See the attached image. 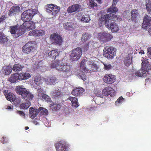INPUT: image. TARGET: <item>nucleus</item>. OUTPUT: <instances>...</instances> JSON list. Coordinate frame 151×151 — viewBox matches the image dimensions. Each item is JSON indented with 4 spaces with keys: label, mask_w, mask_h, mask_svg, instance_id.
Returning <instances> with one entry per match:
<instances>
[{
    "label": "nucleus",
    "mask_w": 151,
    "mask_h": 151,
    "mask_svg": "<svg viewBox=\"0 0 151 151\" xmlns=\"http://www.w3.org/2000/svg\"><path fill=\"white\" fill-rule=\"evenodd\" d=\"M131 14V12L129 10L124 12L123 13V15L125 18L128 19L130 17Z\"/></svg>",
    "instance_id": "obj_46"
},
{
    "label": "nucleus",
    "mask_w": 151,
    "mask_h": 151,
    "mask_svg": "<svg viewBox=\"0 0 151 151\" xmlns=\"http://www.w3.org/2000/svg\"><path fill=\"white\" fill-rule=\"evenodd\" d=\"M146 9L147 12L151 14V1H148L146 2L145 4Z\"/></svg>",
    "instance_id": "obj_39"
},
{
    "label": "nucleus",
    "mask_w": 151,
    "mask_h": 151,
    "mask_svg": "<svg viewBox=\"0 0 151 151\" xmlns=\"http://www.w3.org/2000/svg\"><path fill=\"white\" fill-rule=\"evenodd\" d=\"M92 45H93L91 42H90L88 43V45L84 47V50H86L87 49V48H88L89 47H91V46H92Z\"/></svg>",
    "instance_id": "obj_53"
},
{
    "label": "nucleus",
    "mask_w": 151,
    "mask_h": 151,
    "mask_svg": "<svg viewBox=\"0 0 151 151\" xmlns=\"http://www.w3.org/2000/svg\"><path fill=\"white\" fill-rule=\"evenodd\" d=\"M7 41V39L6 37L3 33L0 32V42L3 43Z\"/></svg>",
    "instance_id": "obj_40"
},
{
    "label": "nucleus",
    "mask_w": 151,
    "mask_h": 151,
    "mask_svg": "<svg viewBox=\"0 0 151 151\" xmlns=\"http://www.w3.org/2000/svg\"><path fill=\"white\" fill-rule=\"evenodd\" d=\"M82 54V52L81 48L77 47L74 49L70 54V60L72 61L77 60L80 58Z\"/></svg>",
    "instance_id": "obj_11"
},
{
    "label": "nucleus",
    "mask_w": 151,
    "mask_h": 151,
    "mask_svg": "<svg viewBox=\"0 0 151 151\" xmlns=\"http://www.w3.org/2000/svg\"><path fill=\"white\" fill-rule=\"evenodd\" d=\"M141 60L142 61V68L140 70H135L134 73L139 77H145L149 75L146 70L151 69V65L149 63L147 58L142 57Z\"/></svg>",
    "instance_id": "obj_3"
},
{
    "label": "nucleus",
    "mask_w": 151,
    "mask_h": 151,
    "mask_svg": "<svg viewBox=\"0 0 151 151\" xmlns=\"http://www.w3.org/2000/svg\"><path fill=\"white\" fill-rule=\"evenodd\" d=\"M50 38L55 44L60 45L62 44L63 42L62 38L58 34H52L50 35Z\"/></svg>",
    "instance_id": "obj_13"
},
{
    "label": "nucleus",
    "mask_w": 151,
    "mask_h": 151,
    "mask_svg": "<svg viewBox=\"0 0 151 151\" xmlns=\"http://www.w3.org/2000/svg\"><path fill=\"white\" fill-rule=\"evenodd\" d=\"M94 93L95 95L101 98L103 97V95L102 93H101V91L100 89H96Z\"/></svg>",
    "instance_id": "obj_42"
},
{
    "label": "nucleus",
    "mask_w": 151,
    "mask_h": 151,
    "mask_svg": "<svg viewBox=\"0 0 151 151\" xmlns=\"http://www.w3.org/2000/svg\"><path fill=\"white\" fill-rule=\"evenodd\" d=\"M116 48L113 47H105L103 50V54L105 58L111 59L116 55Z\"/></svg>",
    "instance_id": "obj_8"
},
{
    "label": "nucleus",
    "mask_w": 151,
    "mask_h": 151,
    "mask_svg": "<svg viewBox=\"0 0 151 151\" xmlns=\"http://www.w3.org/2000/svg\"><path fill=\"white\" fill-rule=\"evenodd\" d=\"M9 81L11 83L17 82L20 81L19 74L14 73L9 78Z\"/></svg>",
    "instance_id": "obj_25"
},
{
    "label": "nucleus",
    "mask_w": 151,
    "mask_h": 151,
    "mask_svg": "<svg viewBox=\"0 0 151 151\" xmlns=\"http://www.w3.org/2000/svg\"><path fill=\"white\" fill-rule=\"evenodd\" d=\"M17 113L22 116H24L25 115L24 112L21 111H17Z\"/></svg>",
    "instance_id": "obj_55"
},
{
    "label": "nucleus",
    "mask_w": 151,
    "mask_h": 151,
    "mask_svg": "<svg viewBox=\"0 0 151 151\" xmlns=\"http://www.w3.org/2000/svg\"><path fill=\"white\" fill-rule=\"evenodd\" d=\"M63 28L66 30H70L76 28V24L72 22H67L63 24Z\"/></svg>",
    "instance_id": "obj_26"
},
{
    "label": "nucleus",
    "mask_w": 151,
    "mask_h": 151,
    "mask_svg": "<svg viewBox=\"0 0 151 151\" xmlns=\"http://www.w3.org/2000/svg\"><path fill=\"white\" fill-rule=\"evenodd\" d=\"M99 4H101L102 3L101 0H96Z\"/></svg>",
    "instance_id": "obj_62"
},
{
    "label": "nucleus",
    "mask_w": 151,
    "mask_h": 151,
    "mask_svg": "<svg viewBox=\"0 0 151 151\" xmlns=\"http://www.w3.org/2000/svg\"><path fill=\"white\" fill-rule=\"evenodd\" d=\"M17 93L21 95L22 98L24 99L32 100L34 97L33 94L23 86H18L16 88Z\"/></svg>",
    "instance_id": "obj_6"
},
{
    "label": "nucleus",
    "mask_w": 151,
    "mask_h": 151,
    "mask_svg": "<svg viewBox=\"0 0 151 151\" xmlns=\"http://www.w3.org/2000/svg\"><path fill=\"white\" fill-rule=\"evenodd\" d=\"M148 32L151 35V28L148 30Z\"/></svg>",
    "instance_id": "obj_63"
},
{
    "label": "nucleus",
    "mask_w": 151,
    "mask_h": 151,
    "mask_svg": "<svg viewBox=\"0 0 151 151\" xmlns=\"http://www.w3.org/2000/svg\"><path fill=\"white\" fill-rule=\"evenodd\" d=\"M77 18L78 20L86 23L88 22L91 20L90 18L88 15H84L81 12H80L78 14Z\"/></svg>",
    "instance_id": "obj_19"
},
{
    "label": "nucleus",
    "mask_w": 151,
    "mask_h": 151,
    "mask_svg": "<svg viewBox=\"0 0 151 151\" xmlns=\"http://www.w3.org/2000/svg\"><path fill=\"white\" fill-rule=\"evenodd\" d=\"M89 3L90 6L92 7H93L97 5L96 3L94 1V0H89Z\"/></svg>",
    "instance_id": "obj_51"
},
{
    "label": "nucleus",
    "mask_w": 151,
    "mask_h": 151,
    "mask_svg": "<svg viewBox=\"0 0 151 151\" xmlns=\"http://www.w3.org/2000/svg\"><path fill=\"white\" fill-rule=\"evenodd\" d=\"M23 66L18 64H14L12 68L13 71L15 72H18L22 70Z\"/></svg>",
    "instance_id": "obj_37"
},
{
    "label": "nucleus",
    "mask_w": 151,
    "mask_h": 151,
    "mask_svg": "<svg viewBox=\"0 0 151 151\" xmlns=\"http://www.w3.org/2000/svg\"><path fill=\"white\" fill-rule=\"evenodd\" d=\"M103 64L104 65V68L106 70H109L112 68V67L111 65L108 63H103Z\"/></svg>",
    "instance_id": "obj_45"
},
{
    "label": "nucleus",
    "mask_w": 151,
    "mask_h": 151,
    "mask_svg": "<svg viewBox=\"0 0 151 151\" xmlns=\"http://www.w3.org/2000/svg\"><path fill=\"white\" fill-rule=\"evenodd\" d=\"M20 81L27 80L31 77V75L28 73H22L19 74Z\"/></svg>",
    "instance_id": "obj_29"
},
{
    "label": "nucleus",
    "mask_w": 151,
    "mask_h": 151,
    "mask_svg": "<svg viewBox=\"0 0 151 151\" xmlns=\"http://www.w3.org/2000/svg\"><path fill=\"white\" fill-rule=\"evenodd\" d=\"M137 50H136V51L135 52V53H134V54H137L138 53V52H137Z\"/></svg>",
    "instance_id": "obj_64"
},
{
    "label": "nucleus",
    "mask_w": 151,
    "mask_h": 151,
    "mask_svg": "<svg viewBox=\"0 0 151 151\" xmlns=\"http://www.w3.org/2000/svg\"><path fill=\"white\" fill-rule=\"evenodd\" d=\"M29 5V4L28 2L26 1L24 2L22 4V9H23L24 8L27 7Z\"/></svg>",
    "instance_id": "obj_49"
},
{
    "label": "nucleus",
    "mask_w": 151,
    "mask_h": 151,
    "mask_svg": "<svg viewBox=\"0 0 151 151\" xmlns=\"http://www.w3.org/2000/svg\"><path fill=\"white\" fill-rule=\"evenodd\" d=\"M32 42V41L27 43L22 48L23 52L28 54L33 50L34 47Z\"/></svg>",
    "instance_id": "obj_17"
},
{
    "label": "nucleus",
    "mask_w": 151,
    "mask_h": 151,
    "mask_svg": "<svg viewBox=\"0 0 151 151\" xmlns=\"http://www.w3.org/2000/svg\"><path fill=\"white\" fill-rule=\"evenodd\" d=\"M78 77L81 78L83 81H85L86 79V76L85 75L83 72L81 71L78 74Z\"/></svg>",
    "instance_id": "obj_44"
},
{
    "label": "nucleus",
    "mask_w": 151,
    "mask_h": 151,
    "mask_svg": "<svg viewBox=\"0 0 151 151\" xmlns=\"http://www.w3.org/2000/svg\"><path fill=\"white\" fill-rule=\"evenodd\" d=\"M56 151H67L69 149V146L65 142L62 141L55 143Z\"/></svg>",
    "instance_id": "obj_12"
},
{
    "label": "nucleus",
    "mask_w": 151,
    "mask_h": 151,
    "mask_svg": "<svg viewBox=\"0 0 151 151\" xmlns=\"http://www.w3.org/2000/svg\"><path fill=\"white\" fill-rule=\"evenodd\" d=\"M2 70L5 75H8L12 72V67L10 65L5 66L3 68Z\"/></svg>",
    "instance_id": "obj_31"
},
{
    "label": "nucleus",
    "mask_w": 151,
    "mask_h": 151,
    "mask_svg": "<svg viewBox=\"0 0 151 151\" xmlns=\"http://www.w3.org/2000/svg\"><path fill=\"white\" fill-rule=\"evenodd\" d=\"M124 99L123 97L121 96L119 97L117 100L115 102V104L116 106H119L120 105L124 102Z\"/></svg>",
    "instance_id": "obj_38"
},
{
    "label": "nucleus",
    "mask_w": 151,
    "mask_h": 151,
    "mask_svg": "<svg viewBox=\"0 0 151 151\" xmlns=\"http://www.w3.org/2000/svg\"><path fill=\"white\" fill-rule=\"evenodd\" d=\"M102 93L103 96H106L110 95L112 96L115 95V91L110 87H106L102 90Z\"/></svg>",
    "instance_id": "obj_15"
},
{
    "label": "nucleus",
    "mask_w": 151,
    "mask_h": 151,
    "mask_svg": "<svg viewBox=\"0 0 151 151\" xmlns=\"http://www.w3.org/2000/svg\"><path fill=\"white\" fill-rule=\"evenodd\" d=\"M27 100L25 102L22 103L19 106L21 109H26L29 108L31 104L30 101L31 100L25 99Z\"/></svg>",
    "instance_id": "obj_28"
},
{
    "label": "nucleus",
    "mask_w": 151,
    "mask_h": 151,
    "mask_svg": "<svg viewBox=\"0 0 151 151\" xmlns=\"http://www.w3.org/2000/svg\"><path fill=\"white\" fill-rule=\"evenodd\" d=\"M39 95H41L43 93V90L42 88H40L37 90Z\"/></svg>",
    "instance_id": "obj_57"
},
{
    "label": "nucleus",
    "mask_w": 151,
    "mask_h": 151,
    "mask_svg": "<svg viewBox=\"0 0 151 151\" xmlns=\"http://www.w3.org/2000/svg\"><path fill=\"white\" fill-rule=\"evenodd\" d=\"M147 54L148 57L151 59V47L147 48Z\"/></svg>",
    "instance_id": "obj_52"
},
{
    "label": "nucleus",
    "mask_w": 151,
    "mask_h": 151,
    "mask_svg": "<svg viewBox=\"0 0 151 151\" xmlns=\"http://www.w3.org/2000/svg\"><path fill=\"white\" fill-rule=\"evenodd\" d=\"M42 97L43 99L46 101L49 102H50L51 101V99L50 97L46 94H43Z\"/></svg>",
    "instance_id": "obj_48"
},
{
    "label": "nucleus",
    "mask_w": 151,
    "mask_h": 151,
    "mask_svg": "<svg viewBox=\"0 0 151 151\" xmlns=\"http://www.w3.org/2000/svg\"><path fill=\"white\" fill-rule=\"evenodd\" d=\"M51 95L55 99H59L62 96L61 92L59 90L52 91L50 93Z\"/></svg>",
    "instance_id": "obj_30"
},
{
    "label": "nucleus",
    "mask_w": 151,
    "mask_h": 151,
    "mask_svg": "<svg viewBox=\"0 0 151 151\" xmlns=\"http://www.w3.org/2000/svg\"><path fill=\"white\" fill-rule=\"evenodd\" d=\"M87 60L83 59L81 63L80 66L81 69L87 73L90 71H95L99 68V67L97 65L92 61H88L86 64Z\"/></svg>",
    "instance_id": "obj_5"
},
{
    "label": "nucleus",
    "mask_w": 151,
    "mask_h": 151,
    "mask_svg": "<svg viewBox=\"0 0 151 151\" xmlns=\"http://www.w3.org/2000/svg\"><path fill=\"white\" fill-rule=\"evenodd\" d=\"M48 55L49 56L54 58L55 59H56L57 56L58 55V50L55 49L52 50L48 53Z\"/></svg>",
    "instance_id": "obj_35"
},
{
    "label": "nucleus",
    "mask_w": 151,
    "mask_h": 151,
    "mask_svg": "<svg viewBox=\"0 0 151 151\" xmlns=\"http://www.w3.org/2000/svg\"><path fill=\"white\" fill-rule=\"evenodd\" d=\"M132 57L130 54L127 57L124 59V63L125 65L127 66H129L132 62Z\"/></svg>",
    "instance_id": "obj_33"
},
{
    "label": "nucleus",
    "mask_w": 151,
    "mask_h": 151,
    "mask_svg": "<svg viewBox=\"0 0 151 151\" xmlns=\"http://www.w3.org/2000/svg\"><path fill=\"white\" fill-rule=\"evenodd\" d=\"M38 113L40 115H47L48 114L47 110L43 107H40L38 109Z\"/></svg>",
    "instance_id": "obj_34"
},
{
    "label": "nucleus",
    "mask_w": 151,
    "mask_h": 151,
    "mask_svg": "<svg viewBox=\"0 0 151 151\" xmlns=\"http://www.w3.org/2000/svg\"><path fill=\"white\" fill-rule=\"evenodd\" d=\"M8 141L7 137H3L2 139L1 140V142L3 144L7 143Z\"/></svg>",
    "instance_id": "obj_50"
},
{
    "label": "nucleus",
    "mask_w": 151,
    "mask_h": 151,
    "mask_svg": "<svg viewBox=\"0 0 151 151\" xmlns=\"http://www.w3.org/2000/svg\"><path fill=\"white\" fill-rule=\"evenodd\" d=\"M68 99L71 102L73 106L76 108H77L78 106L79 105L77 102V98L73 97H70Z\"/></svg>",
    "instance_id": "obj_32"
},
{
    "label": "nucleus",
    "mask_w": 151,
    "mask_h": 151,
    "mask_svg": "<svg viewBox=\"0 0 151 151\" xmlns=\"http://www.w3.org/2000/svg\"><path fill=\"white\" fill-rule=\"evenodd\" d=\"M5 109L9 111H11L13 109V106H6Z\"/></svg>",
    "instance_id": "obj_54"
},
{
    "label": "nucleus",
    "mask_w": 151,
    "mask_h": 151,
    "mask_svg": "<svg viewBox=\"0 0 151 151\" xmlns=\"http://www.w3.org/2000/svg\"><path fill=\"white\" fill-rule=\"evenodd\" d=\"M131 16L133 18H136L138 16L137 11L136 10H133L131 12Z\"/></svg>",
    "instance_id": "obj_47"
},
{
    "label": "nucleus",
    "mask_w": 151,
    "mask_h": 151,
    "mask_svg": "<svg viewBox=\"0 0 151 151\" xmlns=\"http://www.w3.org/2000/svg\"><path fill=\"white\" fill-rule=\"evenodd\" d=\"M46 7L47 12L53 16L58 13L60 10L59 7L52 4H47Z\"/></svg>",
    "instance_id": "obj_10"
},
{
    "label": "nucleus",
    "mask_w": 151,
    "mask_h": 151,
    "mask_svg": "<svg viewBox=\"0 0 151 151\" xmlns=\"http://www.w3.org/2000/svg\"><path fill=\"white\" fill-rule=\"evenodd\" d=\"M45 83L47 84H55L57 82L56 78L53 76H51L44 79Z\"/></svg>",
    "instance_id": "obj_23"
},
{
    "label": "nucleus",
    "mask_w": 151,
    "mask_h": 151,
    "mask_svg": "<svg viewBox=\"0 0 151 151\" xmlns=\"http://www.w3.org/2000/svg\"><path fill=\"white\" fill-rule=\"evenodd\" d=\"M3 20L4 19L3 18H0V25L2 23V22L3 21Z\"/></svg>",
    "instance_id": "obj_61"
},
{
    "label": "nucleus",
    "mask_w": 151,
    "mask_h": 151,
    "mask_svg": "<svg viewBox=\"0 0 151 151\" xmlns=\"http://www.w3.org/2000/svg\"><path fill=\"white\" fill-rule=\"evenodd\" d=\"M20 11V7L16 5L12 6L9 10V14L12 16L17 14Z\"/></svg>",
    "instance_id": "obj_21"
},
{
    "label": "nucleus",
    "mask_w": 151,
    "mask_h": 151,
    "mask_svg": "<svg viewBox=\"0 0 151 151\" xmlns=\"http://www.w3.org/2000/svg\"><path fill=\"white\" fill-rule=\"evenodd\" d=\"M84 91V89L82 88L79 87L73 89L71 93L74 96H78L81 95Z\"/></svg>",
    "instance_id": "obj_24"
},
{
    "label": "nucleus",
    "mask_w": 151,
    "mask_h": 151,
    "mask_svg": "<svg viewBox=\"0 0 151 151\" xmlns=\"http://www.w3.org/2000/svg\"><path fill=\"white\" fill-rule=\"evenodd\" d=\"M37 119H35V120H34L33 121V123L35 125H38L39 124L40 122L39 120H38L39 121H37Z\"/></svg>",
    "instance_id": "obj_58"
},
{
    "label": "nucleus",
    "mask_w": 151,
    "mask_h": 151,
    "mask_svg": "<svg viewBox=\"0 0 151 151\" xmlns=\"http://www.w3.org/2000/svg\"><path fill=\"white\" fill-rule=\"evenodd\" d=\"M111 19L114 21H120L122 19L119 16L112 14H107L101 17L99 25L101 27L105 24L106 27L110 29L112 32H116L119 30L118 26L114 22H111Z\"/></svg>",
    "instance_id": "obj_1"
},
{
    "label": "nucleus",
    "mask_w": 151,
    "mask_h": 151,
    "mask_svg": "<svg viewBox=\"0 0 151 151\" xmlns=\"http://www.w3.org/2000/svg\"><path fill=\"white\" fill-rule=\"evenodd\" d=\"M151 22V18L148 15H146L144 17L142 24V27L145 29L150 27Z\"/></svg>",
    "instance_id": "obj_18"
},
{
    "label": "nucleus",
    "mask_w": 151,
    "mask_h": 151,
    "mask_svg": "<svg viewBox=\"0 0 151 151\" xmlns=\"http://www.w3.org/2000/svg\"><path fill=\"white\" fill-rule=\"evenodd\" d=\"M119 0H113L112 5L113 6H115Z\"/></svg>",
    "instance_id": "obj_59"
},
{
    "label": "nucleus",
    "mask_w": 151,
    "mask_h": 151,
    "mask_svg": "<svg viewBox=\"0 0 151 151\" xmlns=\"http://www.w3.org/2000/svg\"><path fill=\"white\" fill-rule=\"evenodd\" d=\"M35 28V23L34 22H24L20 27L17 26H11L10 27V33L15 37H18L23 34L24 31H27Z\"/></svg>",
    "instance_id": "obj_2"
},
{
    "label": "nucleus",
    "mask_w": 151,
    "mask_h": 151,
    "mask_svg": "<svg viewBox=\"0 0 151 151\" xmlns=\"http://www.w3.org/2000/svg\"><path fill=\"white\" fill-rule=\"evenodd\" d=\"M60 61L53 63L51 65L52 68H55L58 71L62 72L65 74L69 73L71 70L70 65L66 63H60Z\"/></svg>",
    "instance_id": "obj_4"
},
{
    "label": "nucleus",
    "mask_w": 151,
    "mask_h": 151,
    "mask_svg": "<svg viewBox=\"0 0 151 151\" xmlns=\"http://www.w3.org/2000/svg\"><path fill=\"white\" fill-rule=\"evenodd\" d=\"M61 106V104H54V107H56V108L57 109H59Z\"/></svg>",
    "instance_id": "obj_56"
},
{
    "label": "nucleus",
    "mask_w": 151,
    "mask_h": 151,
    "mask_svg": "<svg viewBox=\"0 0 151 151\" xmlns=\"http://www.w3.org/2000/svg\"><path fill=\"white\" fill-rule=\"evenodd\" d=\"M94 35L95 37L96 38L101 40L105 38L106 40L108 41L110 40L112 38L110 34L105 32H103V33L96 32L94 33Z\"/></svg>",
    "instance_id": "obj_14"
},
{
    "label": "nucleus",
    "mask_w": 151,
    "mask_h": 151,
    "mask_svg": "<svg viewBox=\"0 0 151 151\" xmlns=\"http://www.w3.org/2000/svg\"><path fill=\"white\" fill-rule=\"evenodd\" d=\"M34 82L37 86H39L42 83V79L40 76H36L35 78Z\"/></svg>",
    "instance_id": "obj_36"
},
{
    "label": "nucleus",
    "mask_w": 151,
    "mask_h": 151,
    "mask_svg": "<svg viewBox=\"0 0 151 151\" xmlns=\"http://www.w3.org/2000/svg\"><path fill=\"white\" fill-rule=\"evenodd\" d=\"M37 10L36 9L26 10L22 13L21 15V19L24 22H32L29 21L34 15L37 14Z\"/></svg>",
    "instance_id": "obj_7"
},
{
    "label": "nucleus",
    "mask_w": 151,
    "mask_h": 151,
    "mask_svg": "<svg viewBox=\"0 0 151 151\" xmlns=\"http://www.w3.org/2000/svg\"><path fill=\"white\" fill-rule=\"evenodd\" d=\"M115 77L114 75L111 74H106L104 77L103 80L106 83L111 84L115 81Z\"/></svg>",
    "instance_id": "obj_16"
},
{
    "label": "nucleus",
    "mask_w": 151,
    "mask_h": 151,
    "mask_svg": "<svg viewBox=\"0 0 151 151\" xmlns=\"http://www.w3.org/2000/svg\"><path fill=\"white\" fill-rule=\"evenodd\" d=\"M8 92L7 90H5L4 92V94L6 99L12 102H13L16 106H18L20 102V99L16 98L15 95L11 93Z\"/></svg>",
    "instance_id": "obj_9"
},
{
    "label": "nucleus",
    "mask_w": 151,
    "mask_h": 151,
    "mask_svg": "<svg viewBox=\"0 0 151 151\" xmlns=\"http://www.w3.org/2000/svg\"><path fill=\"white\" fill-rule=\"evenodd\" d=\"M81 6L79 4H74L69 6L68 8L67 12L69 13H71L73 12L78 11L81 9Z\"/></svg>",
    "instance_id": "obj_22"
},
{
    "label": "nucleus",
    "mask_w": 151,
    "mask_h": 151,
    "mask_svg": "<svg viewBox=\"0 0 151 151\" xmlns=\"http://www.w3.org/2000/svg\"><path fill=\"white\" fill-rule=\"evenodd\" d=\"M45 32L42 29H35L29 32V35L35 36H42L45 34Z\"/></svg>",
    "instance_id": "obj_20"
},
{
    "label": "nucleus",
    "mask_w": 151,
    "mask_h": 151,
    "mask_svg": "<svg viewBox=\"0 0 151 151\" xmlns=\"http://www.w3.org/2000/svg\"><path fill=\"white\" fill-rule=\"evenodd\" d=\"M118 11L117 8L115 7V6H113L112 5L108 10V12H109L115 13L117 12Z\"/></svg>",
    "instance_id": "obj_41"
},
{
    "label": "nucleus",
    "mask_w": 151,
    "mask_h": 151,
    "mask_svg": "<svg viewBox=\"0 0 151 151\" xmlns=\"http://www.w3.org/2000/svg\"><path fill=\"white\" fill-rule=\"evenodd\" d=\"M138 52L139 54H140L141 55L143 54L144 53V51L143 50H141L140 51H138Z\"/></svg>",
    "instance_id": "obj_60"
},
{
    "label": "nucleus",
    "mask_w": 151,
    "mask_h": 151,
    "mask_svg": "<svg viewBox=\"0 0 151 151\" xmlns=\"http://www.w3.org/2000/svg\"><path fill=\"white\" fill-rule=\"evenodd\" d=\"M38 109H35L33 107H31L29 109V116L32 119L34 118L37 115Z\"/></svg>",
    "instance_id": "obj_27"
},
{
    "label": "nucleus",
    "mask_w": 151,
    "mask_h": 151,
    "mask_svg": "<svg viewBox=\"0 0 151 151\" xmlns=\"http://www.w3.org/2000/svg\"><path fill=\"white\" fill-rule=\"evenodd\" d=\"M90 38L88 33H85L83 35L81 40L83 42H84L88 40Z\"/></svg>",
    "instance_id": "obj_43"
}]
</instances>
